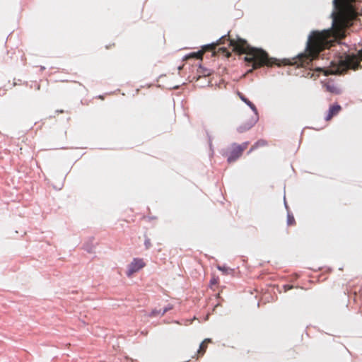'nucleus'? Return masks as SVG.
Wrapping results in <instances>:
<instances>
[{
    "label": "nucleus",
    "instance_id": "obj_14",
    "mask_svg": "<svg viewBox=\"0 0 362 362\" xmlns=\"http://www.w3.org/2000/svg\"><path fill=\"white\" fill-rule=\"evenodd\" d=\"M265 144H266V143H265V141H262V140L259 141L256 144V145H255V146H252V148L250 149V151H251L252 149H253V148H256V147H257V146H259V145L264 146Z\"/></svg>",
    "mask_w": 362,
    "mask_h": 362
},
{
    "label": "nucleus",
    "instance_id": "obj_5",
    "mask_svg": "<svg viewBox=\"0 0 362 362\" xmlns=\"http://www.w3.org/2000/svg\"><path fill=\"white\" fill-rule=\"evenodd\" d=\"M146 267L144 260L141 258H134L132 262L128 265L127 270V276H132L134 273L139 272Z\"/></svg>",
    "mask_w": 362,
    "mask_h": 362
},
{
    "label": "nucleus",
    "instance_id": "obj_11",
    "mask_svg": "<svg viewBox=\"0 0 362 362\" xmlns=\"http://www.w3.org/2000/svg\"><path fill=\"white\" fill-rule=\"evenodd\" d=\"M354 294V301L357 302V298H358V296H357V292L356 290H353L352 288H349V289H347V294L348 295H351V294Z\"/></svg>",
    "mask_w": 362,
    "mask_h": 362
},
{
    "label": "nucleus",
    "instance_id": "obj_10",
    "mask_svg": "<svg viewBox=\"0 0 362 362\" xmlns=\"http://www.w3.org/2000/svg\"><path fill=\"white\" fill-rule=\"evenodd\" d=\"M287 224L288 226H293L296 224L295 218L292 214H288Z\"/></svg>",
    "mask_w": 362,
    "mask_h": 362
},
{
    "label": "nucleus",
    "instance_id": "obj_13",
    "mask_svg": "<svg viewBox=\"0 0 362 362\" xmlns=\"http://www.w3.org/2000/svg\"><path fill=\"white\" fill-rule=\"evenodd\" d=\"M144 245L146 249H149L151 247V243L149 238H146L144 241Z\"/></svg>",
    "mask_w": 362,
    "mask_h": 362
},
{
    "label": "nucleus",
    "instance_id": "obj_18",
    "mask_svg": "<svg viewBox=\"0 0 362 362\" xmlns=\"http://www.w3.org/2000/svg\"><path fill=\"white\" fill-rule=\"evenodd\" d=\"M40 85H37V90H40Z\"/></svg>",
    "mask_w": 362,
    "mask_h": 362
},
{
    "label": "nucleus",
    "instance_id": "obj_17",
    "mask_svg": "<svg viewBox=\"0 0 362 362\" xmlns=\"http://www.w3.org/2000/svg\"><path fill=\"white\" fill-rule=\"evenodd\" d=\"M218 269L219 270L223 271V269L221 267H219V266H218Z\"/></svg>",
    "mask_w": 362,
    "mask_h": 362
},
{
    "label": "nucleus",
    "instance_id": "obj_16",
    "mask_svg": "<svg viewBox=\"0 0 362 362\" xmlns=\"http://www.w3.org/2000/svg\"><path fill=\"white\" fill-rule=\"evenodd\" d=\"M57 112H59V113H63V112H64V110H57Z\"/></svg>",
    "mask_w": 362,
    "mask_h": 362
},
{
    "label": "nucleus",
    "instance_id": "obj_8",
    "mask_svg": "<svg viewBox=\"0 0 362 362\" xmlns=\"http://www.w3.org/2000/svg\"><path fill=\"white\" fill-rule=\"evenodd\" d=\"M211 341V339H204L202 344H200L199 346V349L198 350V354L200 355V356H203L206 350V348H207V344L209 342Z\"/></svg>",
    "mask_w": 362,
    "mask_h": 362
},
{
    "label": "nucleus",
    "instance_id": "obj_7",
    "mask_svg": "<svg viewBox=\"0 0 362 362\" xmlns=\"http://www.w3.org/2000/svg\"><path fill=\"white\" fill-rule=\"evenodd\" d=\"M172 306H168L164 308L163 310L161 309H154L152 310L151 313L150 314L151 317H156L158 315H164L165 313H166L168 310H170L172 309Z\"/></svg>",
    "mask_w": 362,
    "mask_h": 362
},
{
    "label": "nucleus",
    "instance_id": "obj_4",
    "mask_svg": "<svg viewBox=\"0 0 362 362\" xmlns=\"http://www.w3.org/2000/svg\"><path fill=\"white\" fill-rule=\"evenodd\" d=\"M245 149V145L233 144L224 151L223 156L227 158L228 163H232L240 157Z\"/></svg>",
    "mask_w": 362,
    "mask_h": 362
},
{
    "label": "nucleus",
    "instance_id": "obj_9",
    "mask_svg": "<svg viewBox=\"0 0 362 362\" xmlns=\"http://www.w3.org/2000/svg\"><path fill=\"white\" fill-rule=\"evenodd\" d=\"M250 109L252 110V112L255 115V116L252 117V119H250V124L252 122L255 124L259 119V116H258L257 110L256 107L251 102H250Z\"/></svg>",
    "mask_w": 362,
    "mask_h": 362
},
{
    "label": "nucleus",
    "instance_id": "obj_3",
    "mask_svg": "<svg viewBox=\"0 0 362 362\" xmlns=\"http://www.w3.org/2000/svg\"><path fill=\"white\" fill-rule=\"evenodd\" d=\"M273 65L280 66L278 60L275 58L269 57L268 53L261 49L250 46V73L254 70L262 66H272Z\"/></svg>",
    "mask_w": 362,
    "mask_h": 362
},
{
    "label": "nucleus",
    "instance_id": "obj_2",
    "mask_svg": "<svg viewBox=\"0 0 362 362\" xmlns=\"http://www.w3.org/2000/svg\"><path fill=\"white\" fill-rule=\"evenodd\" d=\"M221 45H226L228 47H232L233 51H236L240 54H246L245 57V61L249 62V46L246 41L238 40L234 41L230 40L228 36H223L219 39L216 44H211L206 45L203 48V51H199L192 54L193 57L197 59L202 57L204 52L210 51L212 52V55H223L228 57L230 55V51L225 46L221 47Z\"/></svg>",
    "mask_w": 362,
    "mask_h": 362
},
{
    "label": "nucleus",
    "instance_id": "obj_6",
    "mask_svg": "<svg viewBox=\"0 0 362 362\" xmlns=\"http://www.w3.org/2000/svg\"><path fill=\"white\" fill-rule=\"evenodd\" d=\"M341 110V107L339 105H332L328 110V113L325 117V119L327 121H329L330 119H332V118L334 116L339 114V112H340Z\"/></svg>",
    "mask_w": 362,
    "mask_h": 362
},
{
    "label": "nucleus",
    "instance_id": "obj_15",
    "mask_svg": "<svg viewBox=\"0 0 362 362\" xmlns=\"http://www.w3.org/2000/svg\"><path fill=\"white\" fill-rule=\"evenodd\" d=\"M211 285H215L218 283V279L216 278H212L210 281Z\"/></svg>",
    "mask_w": 362,
    "mask_h": 362
},
{
    "label": "nucleus",
    "instance_id": "obj_1",
    "mask_svg": "<svg viewBox=\"0 0 362 362\" xmlns=\"http://www.w3.org/2000/svg\"><path fill=\"white\" fill-rule=\"evenodd\" d=\"M356 0H334L335 11L332 13V27L321 32L313 31L310 35L306 48L303 53L289 62V64L298 67L308 68V76L313 77L315 71H323L325 76L329 74H342L349 69L356 70L361 67L362 49L354 54H344L331 62L329 69L315 66L313 62L318 59L320 53L329 49L337 41L345 37L346 29L350 27L356 18L357 12L354 5Z\"/></svg>",
    "mask_w": 362,
    "mask_h": 362
},
{
    "label": "nucleus",
    "instance_id": "obj_12",
    "mask_svg": "<svg viewBox=\"0 0 362 362\" xmlns=\"http://www.w3.org/2000/svg\"><path fill=\"white\" fill-rule=\"evenodd\" d=\"M238 95H239L240 98L244 101L247 105H249V100L247 98L243 95L240 92L238 91Z\"/></svg>",
    "mask_w": 362,
    "mask_h": 362
}]
</instances>
